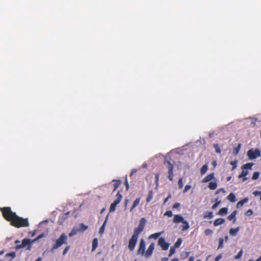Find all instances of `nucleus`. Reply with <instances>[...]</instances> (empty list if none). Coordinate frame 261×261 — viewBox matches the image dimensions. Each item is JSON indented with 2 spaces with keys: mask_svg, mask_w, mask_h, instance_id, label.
I'll return each instance as SVG.
<instances>
[{
  "mask_svg": "<svg viewBox=\"0 0 261 261\" xmlns=\"http://www.w3.org/2000/svg\"><path fill=\"white\" fill-rule=\"evenodd\" d=\"M112 182H113V185L114 187V189H113V191H115L121 184V181L119 180L114 179L112 180Z\"/></svg>",
  "mask_w": 261,
  "mask_h": 261,
  "instance_id": "19",
  "label": "nucleus"
},
{
  "mask_svg": "<svg viewBox=\"0 0 261 261\" xmlns=\"http://www.w3.org/2000/svg\"><path fill=\"white\" fill-rule=\"evenodd\" d=\"M255 261H261V256L258 257Z\"/></svg>",
  "mask_w": 261,
  "mask_h": 261,
  "instance_id": "63",
  "label": "nucleus"
},
{
  "mask_svg": "<svg viewBox=\"0 0 261 261\" xmlns=\"http://www.w3.org/2000/svg\"><path fill=\"white\" fill-rule=\"evenodd\" d=\"M164 215L167 216L169 217H171L173 215L172 212L171 211H167L165 213Z\"/></svg>",
  "mask_w": 261,
  "mask_h": 261,
  "instance_id": "46",
  "label": "nucleus"
},
{
  "mask_svg": "<svg viewBox=\"0 0 261 261\" xmlns=\"http://www.w3.org/2000/svg\"><path fill=\"white\" fill-rule=\"evenodd\" d=\"M158 245L163 250H166L168 249L169 244L167 243L164 238H160L158 240Z\"/></svg>",
  "mask_w": 261,
  "mask_h": 261,
  "instance_id": "8",
  "label": "nucleus"
},
{
  "mask_svg": "<svg viewBox=\"0 0 261 261\" xmlns=\"http://www.w3.org/2000/svg\"><path fill=\"white\" fill-rule=\"evenodd\" d=\"M67 236L65 233H62L60 237L56 240L55 243L53 244L51 248V252H54L55 250L58 249L62 245L67 244Z\"/></svg>",
  "mask_w": 261,
  "mask_h": 261,
  "instance_id": "2",
  "label": "nucleus"
},
{
  "mask_svg": "<svg viewBox=\"0 0 261 261\" xmlns=\"http://www.w3.org/2000/svg\"><path fill=\"white\" fill-rule=\"evenodd\" d=\"M180 206V203L176 202L174 203L172 206V208L174 209L178 208Z\"/></svg>",
  "mask_w": 261,
  "mask_h": 261,
  "instance_id": "49",
  "label": "nucleus"
},
{
  "mask_svg": "<svg viewBox=\"0 0 261 261\" xmlns=\"http://www.w3.org/2000/svg\"><path fill=\"white\" fill-rule=\"evenodd\" d=\"M241 144H239L238 145L233 149V153L234 155H237L238 154L241 148Z\"/></svg>",
  "mask_w": 261,
  "mask_h": 261,
  "instance_id": "32",
  "label": "nucleus"
},
{
  "mask_svg": "<svg viewBox=\"0 0 261 261\" xmlns=\"http://www.w3.org/2000/svg\"><path fill=\"white\" fill-rule=\"evenodd\" d=\"M231 176H229L227 177V180L229 181L231 179Z\"/></svg>",
  "mask_w": 261,
  "mask_h": 261,
  "instance_id": "61",
  "label": "nucleus"
},
{
  "mask_svg": "<svg viewBox=\"0 0 261 261\" xmlns=\"http://www.w3.org/2000/svg\"><path fill=\"white\" fill-rule=\"evenodd\" d=\"M107 221V218L106 219L105 222H103L102 225L100 227L99 229V233H102L105 230V225L106 224Z\"/></svg>",
  "mask_w": 261,
  "mask_h": 261,
  "instance_id": "34",
  "label": "nucleus"
},
{
  "mask_svg": "<svg viewBox=\"0 0 261 261\" xmlns=\"http://www.w3.org/2000/svg\"><path fill=\"white\" fill-rule=\"evenodd\" d=\"M0 211L4 219L10 222L11 225L16 227H27L29 226L28 218L19 217L16 213L12 211L10 207H1Z\"/></svg>",
  "mask_w": 261,
  "mask_h": 261,
  "instance_id": "1",
  "label": "nucleus"
},
{
  "mask_svg": "<svg viewBox=\"0 0 261 261\" xmlns=\"http://www.w3.org/2000/svg\"><path fill=\"white\" fill-rule=\"evenodd\" d=\"M171 261H178V259L177 258H173Z\"/></svg>",
  "mask_w": 261,
  "mask_h": 261,
  "instance_id": "60",
  "label": "nucleus"
},
{
  "mask_svg": "<svg viewBox=\"0 0 261 261\" xmlns=\"http://www.w3.org/2000/svg\"><path fill=\"white\" fill-rule=\"evenodd\" d=\"M78 232H79V229L74 227L69 233L68 235L69 237H72V236L76 234Z\"/></svg>",
  "mask_w": 261,
  "mask_h": 261,
  "instance_id": "28",
  "label": "nucleus"
},
{
  "mask_svg": "<svg viewBox=\"0 0 261 261\" xmlns=\"http://www.w3.org/2000/svg\"><path fill=\"white\" fill-rule=\"evenodd\" d=\"M167 169L168 170V178L170 181H172L173 177V165L170 161L167 162Z\"/></svg>",
  "mask_w": 261,
  "mask_h": 261,
  "instance_id": "9",
  "label": "nucleus"
},
{
  "mask_svg": "<svg viewBox=\"0 0 261 261\" xmlns=\"http://www.w3.org/2000/svg\"><path fill=\"white\" fill-rule=\"evenodd\" d=\"M208 187L211 190H215L217 187V184L216 181L210 182L208 184Z\"/></svg>",
  "mask_w": 261,
  "mask_h": 261,
  "instance_id": "23",
  "label": "nucleus"
},
{
  "mask_svg": "<svg viewBox=\"0 0 261 261\" xmlns=\"http://www.w3.org/2000/svg\"><path fill=\"white\" fill-rule=\"evenodd\" d=\"M227 199L231 202H234L237 201L236 196L232 193H231L228 195L227 196Z\"/></svg>",
  "mask_w": 261,
  "mask_h": 261,
  "instance_id": "21",
  "label": "nucleus"
},
{
  "mask_svg": "<svg viewBox=\"0 0 261 261\" xmlns=\"http://www.w3.org/2000/svg\"><path fill=\"white\" fill-rule=\"evenodd\" d=\"M155 183L156 185H158V182H159V174L158 173L155 174Z\"/></svg>",
  "mask_w": 261,
  "mask_h": 261,
  "instance_id": "50",
  "label": "nucleus"
},
{
  "mask_svg": "<svg viewBox=\"0 0 261 261\" xmlns=\"http://www.w3.org/2000/svg\"><path fill=\"white\" fill-rule=\"evenodd\" d=\"M80 228H78L80 231H84L88 228V226L85 225L83 223H81L79 225Z\"/></svg>",
  "mask_w": 261,
  "mask_h": 261,
  "instance_id": "29",
  "label": "nucleus"
},
{
  "mask_svg": "<svg viewBox=\"0 0 261 261\" xmlns=\"http://www.w3.org/2000/svg\"><path fill=\"white\" fill-rule=\"evenodd\" d=\"M35 261H41V258L38 257Z\"/></svg>",
  "mask_w": 261,
  "mask_h": 261,
  "instance_id": "64",
  "label": "nucleus"
},
{
  "mask_svg": "<svg viewBox=\"0 0 261 261\" xmlns=\"http://www.w3.org/2000/svg\"><path fill=\"white\" fill-rule=\"evenodd\" d=\"M225 222V220L223 218H218L214 221V225L217 226L223 224Z\"/></svg>",
  "mask_w": 261,
  "mask_h": 261,
  "instance_id": "14",
  "label": "nucleus"
},
{
  "mask_svg": "<svg viewBox=\"0 0 261 261\" xmlns=\"http://www.w3.org/2000/svg\"><path fill=\"white\" fill-rule=\"evenodd\" d=\"M248 200L247 198H245L243 199L240 200L237 204V208H239L241 207L245 203H246Z\"/></svg>",
  "mask_w": 261,
  "mask_h": 261,
  "instance_id": "15",
  "label": "nucleus"
},
{
  "mask_svg": "<svg viewBox=\"0 0 261 261\" xmlns=\"http://www.w3.org/2000/svg\"><path fill=\"white\" fill-rule=\"evenodd\" d=\"M24 247H27V250H31L32 249V243L31 242V239L25 238L22 240V243L20 245H17L16 246V249H19L21 248H23Z\"/></svg>",
  "mask_w": 261,
  "mask_h": 261,
  "instance_id": "3",
  "label": "nucleus"
},
{
  "mask_svg": "<svg viewBox=\"0 0 261 261\" xmlns=\"http://www.w3.org/2000/svg\"><path fill=\"white\" fill-rule=\"evenodd\" d=\"M213 146L214 148L215 149L216 152L217 153H220L221 152V150L219 146V145L218 144H214Z\"/></svg>",
  "mask_w": 261,
  "mask_h": 261,
  "instance_id": "35",
  "label": "nucleus"
},
{
  "mask_svg": "<svg viewBox=\"0 0 261 261\" xmlns=\"http://www.w3.org/2000/svg\"><path fill=\"white\" fill-rule=\"evenodd\" d=\"M222 258V254H219L218 255H217L215 258V260L216 261H219L221 258Z\"/></svg>",
  "mask_w": 261,
  "mask_h": 261,
  "instance_id": "51",
  "label": "nucleus"
},
{
  "mask_svg": "<svg viewBox=\"0 0 261 261\" xmlns=\"http://www.w3.org/2000/svg\"><path fill=\"white\" fill-rule=\"evenodd\" d=\"M224 239L222 238H220L219 239V245L218 249L222 248L224 246Z\"/></svg>",
  "mask_w": 261,
  "mask_h": 261,
  "instance_id": "31",
  "label": "nucleus"
},
{
  "mask_svg": "<svg viewBox=\"0 0 261 261\" xmlns=\"http://www.w3.org/2000/svg\"><path fill=\"white\" fill-rule=\"evenodd\" d=\"M220 191H222L223 193H225V191L223 189H220L216 191V194L218 193Z\"/></svg>",
  "mask_w": 261,
  "mask_h": 261,
  "instance_id": "57",
  "label": "nucleus"
},
{
  "mask_svg": "<svg viewBox=\"0 0 261 261\" xmlns=\"http://www.w3.org/2000/svg\"><path fill=\"white\" fill-rule=\"evenodd\" d=\"M191 188V186L190 185H186L184 189V193H186Z\"/></svg>",
  "mask_w": 261,
  "mask_h": 261,
  "instance_id": "48",
  "label": "nucleus"
},
{
  "mask_svg": "<svg viewBox=\"0 0 261 261\" xmlns=\"http://www.w3.org/2000/svg\"><path fill=\"white\" fill-rule=\"evenodd\" d=\"M184 218L182 216L180 215H175L174 216L173 222L174 223H179L182 222L184 221Z\"/></svg>",
  "mask_w": 261,
  "mask_h": 261,
  "instance_id": "12",
  "label": "nucleus"
},
{
  "mask_svg": "<svg viewBox=\"0 0 261 261\" xmlns=\"http://www.w3.org/2000/svg\"><path fill=\"white\" fill-rule=\"evenodd\" d=\"M207 169H208V167L206 164L203 165L202 167H201V168L200 169L201 174L203 175L204 174H205L206 173V172L207 171Z\"/></svg>",
  "mask_w": 261,
  "mask_h": 261,
  "instance_id": "27",
  "label": "nucleus"
},
{
  "mask_svg": "<svg viewBox=\"0 0 261 261\" xmlns=\"http://www.w3.org/2000/svg\"><path fill=\"white\" fill-rule=\"evenodd\" d=\"M253 194H254V196H257L261 194V192L255 191L253 192Z\"/></svg>",
  "mask_w": 261,
  "mask_h": 261,
  "instance_id": "52",
  "label": "nucleus"
},
{
  "mask_svg": "<svg viewBox=\"0 0 261 261\" xmlns=\"http://www.w3.org/2000/svg\"><path fill=\"white\" fill-rule=\"evenodd\" d=\"M138 234L134 232L130 239L128 242V248L130 251H133L134 250L138 241Z\"/></svg>",
  "mask_w": 261,
  "mask_h": 261,
  "instance_id": "4",
  "label": "nucleus"
},
{
  "mask_svg": "<svg viewBox=\"0 0 261 261\" xmlns=\"http://www.w3.org/2000/svg\"><path fill=\"white\" fill-rule=\"evenodd\" d=\"M227 211L228 208L227 207H223L219 210L218 214L221 216L225 215L227 213Z\"/></svg>",
  "mask_w": 261,
  "mask_h": 261,
  "instance_id": "24",
  "label": "nucleus"
},
{
  "mask_svg": "<svg viewBox=\"0 0 261 261\" xmlns=\"http://www.w3.org/2000/svg\"><path fill=\"white\" fill-rule=\"evenodd\" d=\"M213 212H208V211L205 212L203 216V218L204 219H206V218L211 219L213 218Z\"/></svg>",
  "mask_w": 261,
  "mask_h": 261,
  "instance_id": "25",
  "label": "nucleus"
},
{
  "mask_svg": "<svg viewBox=\"0 0 261 261\" xmlns=\"http://www.w3.org/2000/svg\"><path fill=\"white\" fill-rule=\"evenodd\" d=\"M181 242H182L181 239L180 238L178 239V240H177V241L176 242V243L174 244L175 247L176 248L179 247L180 246Z\"/></svg>",
  "mask_w": 261,
  "mask_h": 261,
  "instance_id": "40",
  "label": "nucleus"
},
{
  "mask_svg": "<svg viewBox=\"0 0 261 261\" xmlns=\"http://www.w3.org/2000/svg\"><path fill=\"white\" fill-rule=\"evenodd\" d=\"M214 178V173H211L205 177L202 180V182H207Z\"/></svg>",
  "mask_w": 261,
  "mask_h": 261,
  "instance_id": "13",
  "label": "nucleus"
},
{
  "mask_svg": "<svg viewBox=\"0 0 261 261\" xmlns=\"http://www.w3.org/2000/svg\"><path fill=\"white\" fill-rule=\"evenodd\" d=\"M44 236V233H41L40 234H39L37 237H36L38 240H39L41 238H43V237Z\"/></svg>",
  "mask_w": 261,
  "mask_h": 261,
  "instance_id": "54",
  "label": "nucleus"
},
{
  "mask_svg": "<svg viewBox=\"0 0 261 261\" xmlns=\"http://www.w3.org/2000/svg\"><path fill=\"white\" fill-rule=\"evenodd\" d=\"M225 239V241L226 242V241H227V240H228V237L227 236H226L225 237V239Z\"/></svg>",
  "mask_w": 261,
  "mask_h": 261,
  "instance_id": "62",
  "label": "nucleus"
},
{
  "mask_svg": "<svg viewBox=\"0 0 261 261\" xmlns=\"http://www.w3.org/2000/svg\"><path fill=\"white\" fill-rule=\"evenodd\" d=\"M162 261H167L168 258L167 257H163L162 259Z\"/></svg>",
  "mask_w": 261,
  "mask_h": 261,
  "instance_id": "59",
  "label": "nucleus"
},
{
  "mask_svg": "<svg viewBox=\"0 0 261 261\" xmlns=\"http://www.w3.org/2000/svg\"><path fill=\"white\" fill-rule=\"evenodd\" d=\"M243 254V250L241 249L238 253L237 255L234 256L235 259H239L241 258Z\"/></svg>",
  "mask_w": 261,
  "mask_h": 261,
  "instance_id": "43",
  "label": "nucleus"
},
{
  "mask_svg": "<svg viewBox=\"0 0 261 261\" xmlns=\"http://www.w3.org/2000/svg\"><path fill=\"white\" fill-rule=\"evenodd\" d=\"M253 165V164L252 163H247L246 164H244L243 166H242V169H251L252 166Z\"/></svg>",
  "mask_w": 261,
  "mask_h": 261,
  "instance_id": "36",
  "label": "nucleus"
},
{
  "mask_svg": "<svg viewBox=\"0 0 261 261\" xmlns=\"http://www.w3.org/2000/svg\"><path fill=\"white\" fill-rule=\"evenodd\" d=\"M248 172L247 170H245L243 169L241 173L239 175L238 177L239 178L244 177L243 181H244L246 180H247V178L245 177V176L248 174Z\"/></svg>",
  "mask_w": 261,
  "mask_h": 261,
  "instance_id": "18",
  "label": "nucleus"
},
{
  "mask_svg": "<svg viewBox=\"0 0 261 261\" xmlns=\"http://www.w3.org/2000/svg\"><path fill=\"white\" fill-rule=\"evenodd\" d=\"M237 211L236 210V211H234L233 212H232L230 215H229L228 217H227V219L228 220L231 221L232 220H233V221H235L236 220V215H237Z\"/></svg>",
  "mask_w": 261,
  "mask_h": 261,
  "instance_id": "20",
  "label": "nucleus"
},
{
  "mask_svg": "<svg viewBox=\"0 0 261 261\" xmlns=\"http://www.w3.org/2000/svg\"><path fill=\"white\" fill-rule=\"evenodd\" d=\"M259 176V173L258 172H255L253 173V175H252V179L253 180H255V179H257L258 177Z\"/></svg>",
  "mask_w": 261,
  "mask_h": 261,
  "instance_id": "38",
  "label": "nucleus"
},
{
  "mask_svg": "<svg viewBox=\"0 0 261 261\" xmlns=\"http://www.w3.org/2000/svg\"><path fill=\"white\" fill-rule=\"evenodd\" d=\"M215 201H216V203L213 205V206L212 207V209H215L216 207H218V206L221 203V201L218 200V198H216Z\"/></svg>",
  "mask_w": 261,
  "mask_h": 261,
  "instance_id": "37",
  "label": "nucleus"
},
{
  "mask_svg": "<svg viewBox=\"0 0 261 261\" xmlns=\"http://www.w3.org/2000/svg\"><path fill=\"white\" fill-rule=\"evenodd\" d=\"M194 258L193 256H191L189 258V261H194Z\"/></svg>",
  "mask_w": 261,
  "mask_h": 261,
  "instance_id": "58",
  "label": "nucleus"
},
{
  "mask_svg": "<svg viewBox=\"0 0 261 261\" xmlns=\"http://www.w3.org/2000/svg\"><path fill=\"white\" fill-rule=\"evenodd\" d=\"M182 223V225L181 226L182 231H185L189 228L190 226L187 221L184 220Z\"/></svg>",
  "mask_w": 261,
  "mask_h": 261,
  "instance_id": "17",
  "label": "nucleus"
},
{
  "mask_svg": "<svg viewBox=\"0 0 261 261\" xmlns=\"http://www.w3.org/2000/svg\"><path fill=\"white\" fill-rule=\"evenodd\" d=\"M247 156L250 160H254L257 157L260 156V152L258 149H250L247 153Z\"/></svg>",
  "mask_w": 261,
  "mask_h": 261,
  "instance_id": "6",
  "label": "nucleus"
},
{
  "mask_svg": "<svg viewBox=\"0 0 261 261\" xmlns=\"http://www.w3.org/2000/svg\"><path fill=\"white\" fill-rule=\"evenodd\" d=\"M140 201V198H137L133 203L132 206L130 209V211L132 212L133 210L139 204Z\"/></svg>",
  "mask_w": 261,
  "mask_h": 261,
  "instance_id": "22",
  "label": "nucleus"
},
{
  "mask_svg": "<svg viewBox=\"0 0 261 261\" xmlns=\"http://www.w3.org/2000/svg\"><path fill=\"white\" fill-rule=\"evenodd\" d=\"M145 243L144 240L142 239L140 241L139 247L138 250V254H141L142 255H144L145 253Z\"/></svg>",
  "mask_w": 261,
  "mask_h": 261,
  "instance_id": "10",
  "label": "nucleus"
},
{
  "mask_svg": "<svg viewBox=\"0 0 261 261\" xmlns=\"http://www.w3.org/2000/svg\"><path fill=\"white\" fill-rule=\"evenodd\" d=\"M178 188L179 189H182L183 188L184 184H183L182 178H180L179 179L178 181Z\"/></svg>",
  "mask_w": 261,
  "mask_h": 261,
  "instance_id": "41",
  "label": "nucleus"
},
{
  "mask_svg": "<svg viewBox=\"0 0 261 261\" xmlns=\"http://www.w3.org/2000/svg\"><path fill=\"white\" fill-rule=\"evenodd\" d=\"M239 230V228L238 227L236 228H231L229 230V233L231 236H236Z\"/></svg>",
  "mask_w": 261,
  "mask_h": 261,
  "instance_id": "26",
  "label": "nucleus"
},
{
  "mask_svg": "<svg viewBox=\"0 0 261 261\" xmlns=\"http://www.w3.org/2000/svg\"><path fill=\"white\" fill-rule=\"evenodd\" d=\"M175 252V248L172 247L170 249V252L169 254V256L170 257L172 256Z\"/></svg>",
  "mask_w": 261,
  "mask_h": 261,
  "instance_id": "44",
  "label": "nucleus"
},
{
  "mask_svg": "<svg viewBox=\"0 0 261 261\" xmlns=\"http://www.w3.org/2000/svg\"><path fill=\"white\" fill-rule=\"evenodd\" d=\"M146 224V219L145 218H142L139 221L138 226L135 228L134 233L139 235V234L143 230Z\"/></svg>",
  "mask_w": 261,
  "mask_h": 261,
  "instance_id": "7",
  "label": "nucleus"
},
{
  "mask_svg": "<svg viewBox=\"0 0 261 261\" xmlns=\"http://www.w3.org/2000/svg\"><path fill=\"white\" fill-rule=\"evenodd\" d=\"M154 248V243H152L148 248L146 252H145L144 255L145 257L148 258L150 257L153 252V251Z\"/></svg>",
  "mask_w": 261,
  "mask_h": 261,
  "instance_id": "11",
  "label": "nucleus"
},
{
  "mask_svg": "<svg viewBox=\"0 0 261 261\" xmlns=\"http://www.w3.org/2000/svg\"><path fill=\"white\" fill-rule=\"evenodd\" d=\"M204 233L206 236H210L213 233V231L210 229H206L204 231Z\"/></svg>",
  "mask_w": 261,
  "mask_h": 261,
  "instance_id": "42",
  "label": "nucleus"
},
{
  "mask_svg": "<svg viewBox=\"0 0 261 261\" xmlns=\"http://www.w3.org/2000/svg\"><path fill=\"white\" fill-rule=\"evenodd\" d=\"M153 197V192L151 190L149 192L147 198H146V201L147 202H149L150 200L152 199Z\"/></svg>",
  "mask_w": 261,
  "mask_h": 261,
  "instance_id": "33",
  "label": "nucleus"
},
{
  "mask_svg": "<svg viewBox=\"0 0 261 261\" xmlns=\"http://www.w3.org/2000/svg\"><path fill=\"white\" fill-rule=\"evenodd\" d=\"M98 240L97 238H94L92 241V251H94L98 247Z\"/></svg>",
  "mask_w": 261,
  "mask_h": 261,
  "instance_id": "16",
  "label": "nucleus"
},
{
  "mask_svg": "<svg viewBox=\"0 0 261 261\" xmlns=\"http://www.w3.org/2000/svg\"><path fill=\"white\" fill-rule=\"evenodd\" d=\"M116 198L114 201L113 203H112L110 207L109 212L110 213L113 212L115 211L116 207L120 201L122 200V195L120 194V191H118L116 195Z\"/></svg>",
  "mask_w": 261,
  "mask_h": 261,
  "instance_id": "5",
  "label": "nucleus"
},
{
  "mask_svg": "<svg viewBox=\"0 0 261 261\" xmlns=\"http://www.w3.org/2000/svg\"><path fill=\"white\" fill-rule=\"evenodd\" d=\"M162 233V232H160L152 234L149 236V238L156 239L161 236Z\"/></svg>",
  "mask_w": 261,
  "mask_h": 261,
  "instance_id": "30",
  "label": "nucleus"
},
{
  "mask_svg": "<svg viewBox=\"0 0 261 261\" xmlns=\"http://www.w3.org/2000/svg\"><path fill=\"white\" fill-rule=\"evenodd\" d=\"M125 185L126 189L127 190L128 189V188H129V185H128V182H127V180L126 179V180H125Z\"/></svg>",
  "mask_w": 261,
  "mask_h": 261,
  "instance_id": "55",
  "label": "nucleus"
},
{
  "mask_svg": "<svg viewBox=\"0 0 261 261\" xmlns=\"http://www.w3.org/2000/svg\"><path fill=\"white\" fill-rule=\"evenodd\" d=\"M38 240H38V239L37 238H36L34 239L33 240H31V242L32 244L33 243H34Z\"/></svg>",
  "mask_w": 261,
  "mask_h": 261,
  "instance_id": "56",
  "label": "nucleus"
},
{
  "mask_svg": "<svg viewBox=\"0 0 261 261\" xmlns=\"http://www.w3.org/2000/svg\"><path fill=\"white\" fill-rule=\"evenodd\" d=\"M237 162L238 161L237 160L231 161L230 162V164L232 166V170L235 169L237 168Z\"/></svg>",
  "mask_w": 261,
  "mask_h": 261,
  "instance_id": "39",
  "label": "nucleus"
},
{
  "mask_svg": "<svg viewBox=\"0 0 261 261\" xmlns=\"http://www.w3.org/2000/svg\"><path fill=\"white\" fill-rule=\"evenodd\" d=\"M171 195H169V196L164 199V203H166L168 201V200H169V199L171 198Z\"/></svg>",
  "mask_w": 261,
  "mask_h": 261,
  "instance_id": "53",
  "label": "nucleus"
},
{
  "mask_svg": "<svg viewBox=\"0 0 261 261\" xmlns=\"http://www.w3.org/2000/svg\"><path fill=\"white\" fill-rule=\"evenodd\" d=\"M253 214V211L252 210L249 209L245 213V215L247 216H250Z\"/></svg>",
  "mask_w": 261,
  "mask_h": 261,
  "instance_id": "47",
  "label": "nucleus"
},
{
  "mask_svg": "<svg viewBox=\"0 0 261 261\" xmlns=\"http://www.w3.org/2000/svg\"><path fill=\"white\" fill-rule=\"evenodd\" d=\"M70 248V246L69 245L68 246H67L64 249L63 251V255H65L67 252L68 251V250H69Z\"/></svg>",
  "mask_w": 261,
  "mask_h": 261,
  "instance_id": "45",
  "label": "nucleus"
}]
</instances>
